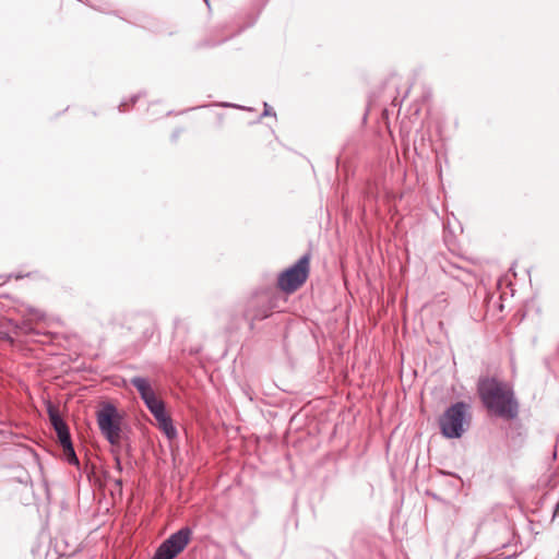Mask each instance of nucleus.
I'll return each mask as SVG.
<instances>
[{
    "label": "nucleus",
    "instance_id": "obj_1",
    "mask_svg": "<svg viewBox=\"0 0 559 559\" xmlns=\"http://www.w3.org/2000/svg\"><path fill=\"white\" fill-rule=\"evenodd\" d=\"M478 392L484 405L495 415L512 419L519 412L518 402L511 388L496 379H485L479 382Z\"/></svg>",
    "mask_w": 559,
    "mask_h": 559
},
{
    "label": "nucleus",
    "instance_id": "obj_2",
    "mask_svg": "<svg viewBox=\"0 0 559 559\" xmlns=\"http://www.w3.org/2000/svg\"><path fill=\"white\" fill-rule=\"evenodd\" d=\"M467 409V404L457 402L444 412L439 420L444 437L453 439L460 438L464 433L465 426L468 425Z\"/></svg>",
    "mask_w": 559,
    "mask_h": 559
},
{
    "label": "nucleus",
    "instance_id": "obj_3",
    "mask_svg": "<svg viewBox=\"0 0 559 559\" xmlns=\"http://www.w3.org/2000/svg\"><path fill=\"white\" fill-rule=\"evenodd\" d=\"M310 257L302 255L299 260L282 272L278 276V287L285 293L296 292L308 278L309 275Z\"/></svg>",
    "mask_w": 559,
    "mask_h": 559
},
{
    "label": "nucleus",
    "instance_id": "obj_4",
    "mask_svg": "<svg viewBox=\"0 0 559 559\" xmlns=\"http://www.w3.org/2000/svg\"><path fill=\"white\" fill-rule=\"evenodd\" d=\"M97 424L102 435L110 444L117 445L120 443V417L112 405L108 404L97 413Z\"/></svg>",
    "mask_w": 559,
    "mask_h": 559
},
{
    "label": "nucleus",
    "instance_id": "obj_5",
    "mask_svg": "<svg viewBox=\"0 0 559 559\" xmlns=\"http://www.w3.org/2000/svg\"><path fill=\"white\" fill-rule=\"evenodd\" d=\"M191 534L192 531L189 527H182L176 533L171 534L157 548L152 559H174L189 544Z\"/></svg>",
    "mask_w": 559,
    "mask_h": 559
},
{
    "label": "nucleus",
    "instance_id": "obj_6",
    "mask_svg": "<svg viewBox=\"0 0 559 559\" xmlns=\"http://www.w3.org/2000/svg\"><path fill=\"white\" fill-rule=\"evenodd\" d=\"M131 384L138 390L141 399L143 400L146 407L150 409L152 415L159 412L165 407L162 400L157 399L154 390L152 389L147 379L143 377H134L131 379Z\"/></svg>",
    "mask_w": 559,
    "mask_h": 559
},
{
    "label": "nucleus",
    "instance_id": "obj_7",
    "mask_svg": "<svg viewBox=\"0 0 559 559\" xmlns=\"http://www.w3.org/2000/svg\"><path fill=\"white\" fill-rule=\"evenodd\" d=\"M53 429L58 436L59 443L63 448V452L64 455L67 456L68 462L74 465L79 464V460L74 452L67 424L63 421L62 424H60V426H56Z\"/></svg>",
    "mask_w": 559,
    "mask_h": 559
},
{
    "label": "nucleus",
    "instance_id": "obj_8",
    "mask_svg": "<svg viewBox=\"0 0 559 559\" xmlns=\"http://www.w3.org/2000/svg\"><path fill=\"white\" fill-rule=\"evenodd\" d=\"M158 428L166 435L168 439H174L177 437V430L173 425V420L170 417L157 423Z\"/></svg>",
    "mask_w": 559,
    "mask_h": 559
},
{
    "label": "nucleus",
    "instance_id": "obj_9",
    "mask_svg": "<svg viewBox=\"0 0 559 559\" xmlns=\"http://www.w3.org/2000/svg\"><path fill=\"white\" fill-rule=\"evenodd\" d=\"M47 413L49 416V420L51 426L55 428L56 426H60L64 420L61 418L58 408L51 403H47Z\"/></svg>",
    "mask_w": 559,
    "mask_h": 559
},
{
    "label": "nucleus",
    "instance_id": "obj_10",
    "mask_svg": "<svg viewBox=\"0 0 559 559\" xmlns=\"http://www.w3.org/2000/svg\"><path fill=\"white\" fill-rule=\"evenodd\" d=\"M154 418L156 419L157 423L170 417L167 413H166V409L165 407L163 409H160L159 412L155 413L154 415Z\"/></svg>",
    "mask_w": 559,
    "mask_h": 559
},
{
    "label": "nucleus",
    "instance_id": "obj_11",
    "mask_svg": "<svg viewBox=\"0 0 559 559\" xmlns=\"http://www.w3.org/2000/svg\"><path fill=\"white\" fill-rule=\"evenodd\" d=\"M264 106H265L264 115H265V116L271 115V112H270V110H269V108H267V105H266V104H264Z\"/></svg>",
    "mask_w": 559,
    "mask_h": 559
},
{
    "label": "nucleus",
    "instance_id": "obj_12",
    "mask_svg": "<svg viewBox=\"0 0 559 559\" xmlns=\"http://www.w3.org/2000/svg\"><path fill=\"white\" fill-rule=\"evenodd\" d=\"M558 511H559V503H558V504H557V507H556V512H555V514H557V512H558Z\"/></svg>",
    "mask_w": 559,
    "mask_h": 559
},
{
    "label": "nucleus",
    "instance_id": "obj_13",
    "mask_svg": "<svg viewBox=\"0 0 559 559\" xmlns=\"http://www.w3.org/2000/svg\"><path fill=\"white\" fill-rule=\"evenodd\" d=\"M204 2L209 5V0H204Z\"/></svg>",
    "mask_w": 559,
    "mask_h": 559
}]
</instances>
